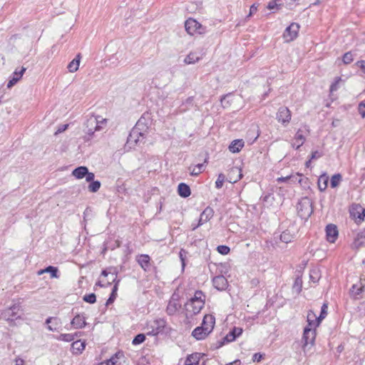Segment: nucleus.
Here are the masks:
<instances>
[{
  "label": "nucleus",
  "instance_id": "c85d7f7f",
  "mask_svg": "<svg viewBox=\"0 0 365 365\" xmlns=\"http://www.w3.org/2000/svg\"><path fill=\"white\" fill-rule=\"evenodd\" d=\"M215 324V318L211 314H206L202 320V325L200 327H210L212 330L214 328Z\"/></svg>",
  "mask_w": 365,
  "mask_h": 365
},
{
  "label": "nucleus",
  "instance_id": "13d9d810",
  "mask_svg": "<svg viewBox=\"0 0 365 365\" xmlns=\"http://www.w3.org/2000/svg\"><path fill=\"white\" fill-rule=\"evenodd\" d=\"M322 156V154L317 150L312 151L311 154V160L318 159Z\"/></svg>",
  "mask_w": 365,
  "mask_h": 365
},
{
  "label": "nucleus",
  "instance_id": "a19ab883",
  "mask_svg": "<svg viewBox=\"0 0 365 365\" xmlns=\"http://www.w3.org/2000/svg\"><path fill=\"white\" fill-rule=\"evenodd\" d=\"M44 271L46 272V273L51 274V278H58V268L53 266H48L46 268L44 269Z\"/></svg>",
  "mask_w": 365,
  "mask_h": 365
},
{
  "label": "nucleus",
  "instance_id": "c9c22d12",
  "mask_svg": "<svg viewBox=\"0 0 365 365\" xmlns=\"http://www.w3.org/2000/svg\"><path fill=\"white\" fill-rule=\"evenodd\" d=\"M294 239V235L288 230H284L280 235V240L285 243H289Z\"/></svg>",
  "mask_w": 365,
  "mask_h": 365
},
{
  "label": "nucleus",
  "instance_id": "603ef678",
  "mask_svg": "<svg viewBox=\"0 0 365 365\" xmlns=\"http://www.w3.org/2000/svg\"><path fill=\"white\" fill-rule=\"evenodd\" d=\"M280 6H281L280 4H277V1L275 0H272L268 3L267 8L269 10H272L274 9H279L280 8Z\"/></svg>",
  "mask_w": 365,
  "mask_h": 365
},
{
  "label": "nucleus",
  "instance_id": "5701e85b",
  "mask_svg": "<svg viewBox=\"0 0 365 365\" xmlns=\"http://www.w3.org/2000/svg\"><path fill=\"white\" fill-rule=\"evenodd\" d=\"M25 71H26V68H24V67H21V68L19 71H17V70H16L14 71V73H13V76L9 81V83L7 84V87L9 88H10L12 86H14L21 78Z\"/></svg>",
  "mask_w": 365,
  "mask_h": 365
},
{
  "label": "nucleus",
  "instance_id": "bf43d9fd",
  "mask_svg": "<svg viewBox=\"0 0 365 365\" xmlns=\"http://www.w3.org/2000/svg\"><path fill=\"white\" fill-rule=\"evenodd\" d=\"M292 178V175H289L287 177H280L277 179V181L278 182H287L288 180H289Z\"/></svg>",
  "mask_w": 365,
  "mask_h": 365
},
{
  "label": "nucleus",
  "instance_id": "aec40b11",
  "mask_svg": "<svg viewBox=\"0 0 365 365\" xmlns=\"http://www.w3.org/2000/svg\"><path fill=\"white\" fill-rule=\"evenodd\" d=\"M93 117L95 118L96 120V126L94 127V129L93 130V134L94 132H99L101 130H106L107 124H108V119L103 118L99 115L94 116L93 115Z\"/></svg>",
  "mask_w": 365,
  "mask_h": 365
},
{
  "label": "nucleus",
  "instance_id": "0e129e2a",
  "mask_svg": "<svg viewBox=\"0 0 365 365\" xmlns=\"http://www.w3.org/2000/svg\"><path fill=\"white\" fill-rule=\"evenodd\" d=\"M112 361H114V359L112 358L107 362H101L99 365H113Z\"/></svg>",
  "mask_w": 365,
  "mask_h": 365
},
{
  "label": "nucleus",
  "instance_id": "a878e982",
  "mask_svg": "<svg viewBox=\"0 0 365 365\" xmlns=\"http://www.w3.org/2000/svg\"><path fill=\"white\" fill-rule=\"evenodd\" d=\"M178 195L182 197H187L191 194L190 187L184 182H181L178 185Z\"/></svg>",
  "mask_w": 365,
  "mask_h": 365
},
{
  "label": "nucleus",
  "instance_id": "6ab92c4d",
  "mask_svg": "<svg viewBox=\"0 0 365 365\" xmlns=\"http://www.w3.org/2000/svg\"><path fill=\"white\" fill-rule=\"evenodd\" d=\"M212 284L217 290H225L227 287V280L223 275H218L212 279Z\"/></svg>",
  "mask_w": 365,
  "mask_h": 365
},
{
  "label": "nucleus",
  "instance_id": "ddd939ff",
  "mask_svg": "<svg viewBox=\"0 0 365 365\" xmlns=\"http://www.w3.org/2000/svg\"><path fill=\"white\" fill-rule=\"evenodd\" d=\"M180 308L181 304L179 302L178 297L175 294H173L166 307L167 314L169 316H173L178 312Z\"/></svg>",
  "mask_w": 365,
  "mask_h": 365
},
{
  "label": "nucleus",
  "instance_id": "680f3d73",
  "mask_svg": "<svg viewBox=\"0 0 365 365\" xmlns=\"http://www.w3.org/2000/svg\"><path fill=\"white\" fill-rule=\"evenodd\" d=\"M83 300L86 302L91 303V294H86L83 297Z\"/></svg>",
  "mask_w": 365,
  "mask_h": 365
},
{
  "label": "nucleus",
  "instance_id": "f704fd0d",
  "mask_svg": "<svg viewBox=\"0 0 365 365\" xmlns=\"http://www.w3.org/2000/svg\"><path fill=\"white\" fill-rule=\"evenodd\" d=\"M120 280H118V282L114 284V286L112 288V292L110 293V295L109 298L107 299L106 305L108 306L109 304L113 303L115 301L116 297H117V290H118V286Z\"/></svg>",
  "mask_w": 365,
  "mask_h": 365
},
{
  "label": "nucleus",
  "instance_id": "20e7f679",
  "mask_svg": "<svg viewBox=\"0 0 365 365\" xmlns=\"http://www.w3.org/2000/svg\"><path fill=\"white\" fill-rule=\"evenodd\" d=\"M146 136L147 134L133 127L129 133L125 146L133 148L135 146L140 145V143H144Z\"/></svg>",
  "mask_w": 365,
  "mask_h": 365
},
{
  "label": "nucleus",
  "instance_id": "2eb2a0df",
  "mask_svg": "<svg viewBox=\"0 0 365 365\" xmlns=\"http://www.w3.org/2000/svg\"><path fill=\"white\" fill-rule=\"evenodd\" d=\"M103 278L96 282V285H99L101 287H106L111 284L110 280L115 284L118 280H116V274L112 272H108L106 270H103L102 272Z\"/></svg>",
  "mask_w": 365,
  "mask_h": 365
},
{
  "label": "nucleus",
  "instance_id": "58836bf2",
  "mask_svg": "<svg viewBox=\"0 0 365 365\" xmlns=\"http://www.w3.org/2000/svg\"><path fill=\"white\" fill-rule=\"evenodd\" d=\"M200 60V57L196 53H190L184 60L186 64H192L197 62Z\"/></svg>",
  "mask_w": 365,
  "mask_h": 365
},
{
  "label": "nucleus",
  "instance_id": "393cba45",
  "mask_svg": "<svg viewBox=\"0 0 365 365\" xmlns=\"http://www.w3.org/2000/svg\"><path fill=\"white\" fill-rule=\"evenodd\" d=\"M201 359V354L195 352L189 354L185 361V365H199L200 360Z\"/></svg>",
  "mask_w": 365,
  "mask_h": 365
},
{
  "label": "nucleus",
  "instance_id": "72a5a7b5",
  "mask_svg": "<svg viewBox=\"0 0 365 365\" xmlns=\"http://www.w3.org/2000/svg\"><path fill=\"white\" fill-rule=\"evenodd\" d=\"M71 324L76 329L82 328L85 324V317L83 316L77 315L71 321Z\"/></svg>",
  "mask_w": 365,
  "mask_h": 365
},
{
  "label": "nucleus",
  "instance_id": "4c0bfd02",
  "mask_svg": "<svg viewBox=\"0 0 365 365\" xmlns=\"http://www.w3.org/2000/svg\"><path fill=\"white\" fill-rule=\"evenodd\" d=\"M354 245L357 247L365 246V230L358 234L354 241Z\"/></svg>",
  "mask_w": 365,
  "mask_h": 365
},
{
  "label": "nucleus",
  "instance_id": "6e6d98bb",
  "mask_svg": "<svg viewBox=\"0 0 365 365\" xmlns=\"http://www.w3.org/2000/svg\"><path fill=\"white\" fill-rule=\"evenodd\" d=\"M264 354L260 353H255L252 356V361L254 362H259L263 359Z\"/></svg>",
  "mask_w": 365,
  "mask_h": 365
},
{
  "label": "nucleus",
  "instance_id": "a211bd4d",
  "mask_svg": "<svg viewBox=\"0 0 365 365\" xmlns=\"http://www.w3.org/2000/svg\"><path fill=\"white\" fill-rule=\"evenodd\" d=\"M72 175L77 179L86 177L88 182L91 181V173H88L86 167L81 166L73 170Z\"/></svg>",
  "mask_w": 365,
  "mask_h": 365
},
{
  "label": "nucleus",
  "instance_id": "49530a36",
  "mask_svg": "<svg viewBox=\"0 0 365 365\" xmlns=\"http://www.w3.org/2000/svg\"><path fill=\"white\" fill-rule=\"evenodd\" d=\"M203 168H204V164L199 163L192 169V170L190 172V174L192 175H197L202 172Z\"/></svg>",
  "mask_w": 365,
  "mask_h": 365
},
{
  "label": "nucleus",
  "instance_id": "ea45409f",
  "mask_svg": "<svg viewBox=\"0 0 365 365\" xmlns=\"http://www.w3.org/2000/svg\"><path fill=\"white\" fill-rule=\"evenodd\" d=\"M342 179L341 175L339 173L334 174L331 178V187H336L339 185Z\"/></svg>",
  "mask_w": 365,
  "mask_h": 365
},
{
  "label": "nucleus",
  "instance_id": "9d476101",
  "mask_svg": "<svg viewBox=\"0 0 365 365\" xmlns=\"http://www.w3.org/2000/svg\"><path fill=\"white\" fill-rule=\"evenodd\" d=\"M316 338V331L314 329L306 327L304 329L302 336V348L305 350L306 347L309 345L313 346Z\"/></svg>",
  "mask_w": 365,
  "mask_h": 365
},
{
  "label": "nucleus",
  "instance_id": "f257e3e1",
  "mask_svg": "<svg viewBox=\"0 0 365 365\" xmlns=\"http://www.w3.org/2000/svg\"><path fill=\"white\" fill-rule=\"evenodd\" d=\"M205 294L201 290H197L185 307L187 314L196 315L200 312L205 304Z\"/></svg>",
  "mask_w": 365,
  "mask_h": 365
},
{
  "label": "nucleus",
  "instance_id": "6e6552de",
  "mask_svg": "<svg viewBox=\"0 0 365 365\" xmlns=\"http://www.w3.org/2000/svg\"><path fill=\"white\" fill-rule=\"evenodd\" d=\"M300 26L297 23H292L286 28L283 33V38L286 42H290L296 39L298 36Z\"/></svg>",
  "mask_w": 365,
  "mask_h": 365
},
{
  "label": "nucleus",
  "instance_id": "a18cd8bd",
  "mask_svg": "<svg viewBox=\"0 0 365 365\" xmlns=\"http://www.w3.org/2000/svg\"><path fill=\"white\" fill-rule=\"evenodd\" d=\"M327 309H328L327 304H326V303L323 304V305L322 306V309H321V313H320L319 316L318 317V322H322V320L324 319L327 317Z\"/></svg>",
  "mask_w": 365,
  "mask_h": 365
},
{
  "label": "nucleus",
  "instance_id": "412c9836",
  "mask_svg": "<svg viewBox=\"0 0 365 365\" xmlns=\"http://www.w3.org/2000/svg\"><path fill=\"white\" fill-rule=\"evenodd\" d=\"M294 142L292 144V148L299 150L306 141V137L303 135L302 130L299 129L294 138Z\"/></svg>",
  "mask_w": 365,
  "mask_h": 365
},
{
  "label": "nucleus",
  "instance_id": "de8ad7c7",
  "mask_svg": "<svg viewBox=\"0 0 365 365\" xmlns=\"http://www.w3.org/2000/svg\"><path fill=\"white\" fill-rule=\"evenodd\" d=\"M187 252L186 250H185L184 249H181L179 252V257L180 259L182 268H184L185 266V259L187 257Z\"/></svg>",
  "mask_w": 365,
  "mask_h": 365
},
{
  "label": "nucleus",
  "instance_id": "4468645a",
  "mask_svg": "<svg viewBox=\"0 0 365 365\" xmlns=\"http://www.w3.org/2000/svg\"><path fill=\"white\" fill-rule=\"evenodd\" d=\"M214 215V210L210 207H207L200 214L198 222L196 226H193L192 230H196L200 226L208 222Z\"/></svg>",
  "mask_w": 365,
  "mask_h": 365
},
{
  "label": "nucleus",
  "instance_id": "774afa93",
  "mask_svg": "<svg viewBox=\"0 0 365 365\" xmlns=\"http://www.w3.org/2000/svg\"><path fill=\"white\" fill-rule=\"evenodd\" d=\"M269 197V195H266L262 197V200L264 202L267 201Z\"/></svg>",
  "mask_w": 365,
  "mask_h": 365
},
{
  "label": "nucleus",
  "instance_id": "79ce46f5",
  "mask_svg": "<svg viewBox=\"0 0 365 365\" xmlns=\"http://www.w3.org/2000/svg\"><path fill=\"white\" fill-rule=\"evenodd\" d=\"M145 340V335L144 334H137L133 339L132 344L133 345H138L144 342Z\"/></svg>",
  "mask_w": 365,
  "mask_h": 365
},
{
  "label": "nucleus",
  "instance_id": "c756f323",
  "mask_svg": "<svg viewBox=\"0 0 365 365\" xmlns=\"http://www.w3.org/2000/svg\"><path fill=\"white\" fill-rule=\"evenodd\" d=\"M321 271L318 267H314L309 271V279L313 283H317L321 278Z\"/></svg>",
  "mask_w": 365,
  "mask_h": 365
},
{
  "label": "nucleus",
  "instance_id": "1a4fd4ad",
  "mask_svg": "<svg viewBox=\"0 0 365 365\" xmlns=\"http://www.w3.org/2000/svg\"><path fill=\"white\" fill-rule=\"evenodd\" d=\"M291 118L292 113L287 107L282 106L278 109L276 113V119L282 125L287 126L289 123Z\"/></svg>",
  "mask_w": 365,
  "mask_h": 365
},
{
  "label": "nucleus",
  "instance_id": "5fc2aeb1",
  "mask_svg": "<svg viewBox=\"0 0 365 365\" xmlns=\"http://www.w3.org/2000/svg\"><path fill=\"white\" fill-rule=\"evenodd\" d=\"M94 178V175L93 174V178ZM101 187V182L98 180H93V192H95L99 190Z\"/></svg>",
  "mask_w": 365,
  "mask_h": 365
},
{
  "label": "nucleus",
  "instance_id": "338daca9",
  "mask_svg": "<svg viewBox=\"0 0 365 365\" xmlns=\"http://www.w3.org/2000/svg\"><path fill=\"white\" fill-rule=\"evenodd\" d=\"M44 273H46V271H44V269H40V270H38V272H37V274H38V275H41V274H44Z\"/></svg>",
  "mask_w": 365,
  "mask_h": 365
},
{
  "label": "nucleus",
  "instance_id": "37998d69",
  "mask_svg": "<svg viewBox=\"0 0 365 365\" xmlns=\"http://www.w3.org/2000/svg\"><path fill=\"white\" fill-rule=\"evenodd\" d=\"M354 61V56L351 51H348L343 55L342 61L344 64H349Z\"/></svg>",
  "mask_w": 365,
  "mask_h": 365
},
{
  "label": "nucleus",
  "instance_id": "8fccbe9b",
  "mask_svg": "<svg viewBox=\"0 0 365 365\" xmlns=\"http://www.w3.org/2000/svg\"><path fill=\"white\" fill-rule=\"evenodd\" d=\"M217 250L218 252L222 255H227L230 251V247L226 245H219Z\"/></svg>",
  "mask_w": 365,
  "mask_h": 365
},
{
  "label": "nucleus",
  "instance_id": "e2e57ef3",
  "mask_svg": "<svg viewBox=\"0 0 365 365\" xmlns=\"http://www.w3.org/2000/svg\"><path fill=\"white\" fill-rule=\"evenodd\" d=\"M15 365H24V361L20 358L16 359Z\"/></svg>",
  "mask_w": 365,
  "mask_h": 365
},
{
  "label": "nucleus",
  "instance_id": "0eeeda50",
  "mask_svg": "<svg viewBox=\"0 0 365 365\" xmlns=\"http://www.w3.org/2000/svg\"><path fill=\"white\" fill-rule=\"evenodd\" d=\"M242 329L240 327H235L222 340L217 342L216 348H220L227 343L234 341L237 337L240 336L242 334Z\"/></svg>",
  "mask_w": 365,
  "mask_h": 365
},
{
  "label": "nucleus",
  "instance_id": "f03ea898",
  "mask_svg": "<svg viewBox=\"0 0 365 365\" xmlns=\"http://www.w3.org/2000/svg\"><path fill=\"white\" fill-rule=\"evenodd\" d=\"M148 331L146 334L148 336H157L159 334L167 333L168 327L167 322L165 319L159 318L153 321H150L146 324Z\"/></svg>",
  "mask_w": 365,
  "mask_h": 365
},
{
  "label": "nucleus",
  "instance_id": "b1692460",
  "mask_svg": "<svg viewBox=\"0 0 365 365\" xmlns=\"http://www.w3.org/2000/svg\"><path fill=\"white\" fill-rule=\"evenodd\" d=\"M307 322L309 328L314 329L318 327L321 322H318V317H316L314 312L309 310L307 314Z\"/></svg>",
  "mask_w": 365,
  "mask_h": 365
},
{
  "label": "nucleus",
  "instance_id": "473e14b6",
  "mask_svg": "<svg viewBox=\"0 0 365 365\" xmlns=\"http://www.w3.org/2000/svg\"><path fill=\"white\" fill-rule=\"evenodd\" d=\"M364 291V286L361 283H360V285L353 284L350 289L351 295L356 299H358V296L360 295Z\"/></svg>",
  "mask_w": 365,
  "mask_h": 365
},
{
  "label": "nucleus",
  "instance_id": "dca6fc26",
  "mask_svg": "<svg viewBox=\"0 0 365 365\" xmlns=\"http://www.w3.org/2000/svg\"><path fill=\"white\" fill-rule=\"evenodd\" d=\"M325 231L327 241L331 243L335 242L339 235L337 227L335 225L329 224L327 225Z\"/></svg>",
  "mask_w": 365,
  "mask_h": 365
},
{
  "label": "nucleus",
  "instance_id": "7c9ffc66",
  "mask_svg": "<svg viewBox=\"0 0 365 365\" xmlns=\"http://www.w3.org/2000/svg\"><path fill=\"white\" fill-rule=\"evenodd\" d=\"M329 177L326 174L320 175L318 179V188L321 192L324 191L328 186Z\"/></svg>",
  "mask_w": 365,
  "mask_h": 365
},
{
  "label": "nucleus",
  "instance_id": "2f4dec72",
  "mask_svg": "<svg viewBox=\"0 0 365 365\" xmlns=\"http://www.w3.org/2000/svg\"><path fill=\"white\" fill-rule=\"evenodd\" d=\"M351 215L359 222L364 220L365 217V209L361 207L354 209L351 211Z\"/></svg>",
  "mask_w": 365,
  "mask_h": 365
},
{
  "label": "nucleus",
  "instance_id": "bb28decb",
  "mask_svg": "<svg viewBox=\"0 0 365 365\" xmlns=\"http://www.w3.org/2000/svg\"><path fill=\"white\" fill-rule=\"evenodd\" d=\"M85 346L86 344L84 341L77 340L71 344L72 352L75 354H79L84 350Z\"/></svg>",
  "mask_w": 365,
  "mask_h": 365
},
{
  "label": "nucleus",
  "instance_id": "423d86ee",
  "mask_svg": "<svg viewBox=\"0 0 365 365\" xmlns=\"http://www.w3.org/2000/svg\"><path fill=\"white\" fill-rule=\"evenodd\" d=\"M151 123V113L149 112H145L137 121L134 127L138 128V130H140L141 132H143L148 135Z\"/></svg>",
  "mask_w": 365,
  "mask_h": 365
},
{
  "label": "nucleus",
  "instance_id": "9b49d317",
  "mask_svg": "<svg viewBox=\"0 0 365 365\" xmlns=\"http://www.w3.org/2000/svg\"><path fill=\"white\" fill-rule=\"evenodd\" d=\"M21 307L19 304H15L6 309L3 314L4 317L8 322H13L14 319H19L20 317L18 315L21 312Z\"/></svg>",
  "mask_w": 365,
  "mask_h": 365
},
{
  "label": "nucleus",
  "instance_id": "4d7b16f0",
  "mask_svg": "<svg viewBox=\"0 0 365 365\" xmlns=\"http://www.w3.org/2000/svg\"><path fill=\"white\" fill-rule=\"evenodd\" d=\"M355 64L365 73V60L358 61Z\"/></svg>",
  "mask_w": 365,
  "mask_h": 365
},
{
  "label": "nucleus",
  "instance_id": "c03bdc74",
  "mask_svg": "<svg viewBox=\"0 0 365 365\" xmlns=\"http://www.w3.org/2000/svg\"><path fill=\"white\" fill-rule=\"evenodd\" d=\"M57 339L70 342L74 339V336L71 334H61L57 337Z\"/></svg>",
  "mask_w": 365,
  "mask_h": 365
},
{
  "label": "nucleus",
  "instance_id": "cd10ccee",
  "mask_svg": "<svg viewBox=\"0 0 365 365\" xmlns=\"http://www.w3.org/2000/svg\"><path fill=\"white\" fill-rule=\"evenodd\" d=\"M81 61V55L78 54L74 59H73L68 65L67 68L69 72H76L79 67Z\"/></svg>",
  "mask_w": 365,
  "mask_h": 365
},
{
  "label": "nucleus",
  "instance_id": "39448f33",
  "mask_svg": "<svg viewBox=\"0 0 365 365\" xmlns=\"http://www.w3.org/2000/svg\"><path fill=\"white\" fill-rule=\"evenodd\" d=\"M185 28L187 34L192 36L195 34H202L205 33V27H203L198 21L191 18L185 21Z\"/></svg>",
  "mask_w": 365,
  "mask_h": 365
},
{
  "label": "nucleus",
  "instance_id": "3c124183",
  "mask_svg": "<svg viewBox=\"0 0 365 365\" xmlns=\"http://www.w3.org/2000/svg\"><path fill=\"white\" fill-rule=\"evenodd\" d=\"M341 77H337L335 78L334 82L331 83L330 86V92L336 91L338 89V84L341 81Z\"/></svg>",
  "mask_w": 365,
  "mask_h": 365
},
{
  "label": "nucleus",
  "instance_id": "69168bd1",
  "mask_svg": "<svg viewBox=\"0 0 365 365\" xmlns=\"http://www.w3.org/2000/svg\"><path fill=\"white\" fill-rule=\"evenodd\" d=\"M240 364H241L240 360L237 359V360H235L234 361L229 363L226 365H240Z\"/></svg>",
  "mask_w": 365,
  "mask_h": 365
},
{
  "label": "nucleus",
  "instance_id": "052dcab7",
  "mask_svg": "<svg viewBox=\"0 0 365 365\" xmlns=\"http://www.w3.org/2000/svg\"><path fill=\"white\" fill-rule=\"evenodd\" d=\"M257 11V7L255 4H252L250 8V14L247 17L251 16L253 14L256 13Z\"/></svg>",
  "mask_w": 365,
  "mask_h": 365
},
{
  "label": "nucleus",
  "instance_id": "7ed1b4c3",
  "mask_svg": "<svg viewBox=\"0 0 365 365\" xmlns=\"http://www.w3.org/2000/svg\"><path fill=\"white\" fill-rule=\"evenodd\" d=\"M298 215L304 220H307L313 212L312 201L308 197H302L297 203Z\"/></svg>",
  "mask_w": 365,
  "mask_h": 365
},
{
  "label": "nucleus",
  "instance_id": "f3484780",
  "mask_svg": "<svg viewBox=\"0 0 365 365\" xmlns=\"http://www.w3.org/2000/svg\"><path fill=\"white\" fill-rule=\"evenodd\" d=\"M212 331V329L205 327H197L192 332V336L197 340L205 339Z\"/></svg>",
  "mask_w": 365,
  "mask_h": 365
},
{
  "label": "nucleus",
  "instance_id": "09e8293b",
  "mask_svg": "<svg viewBox=\"0 0 365 365\" xmlns=\"http://www.w3.org/2000/svg\"><path fill=\"white\" fill-rule=\"evenodd\" d=\"M224 181H225V175L221 173L218 175V178H217V180L215 181V187L217 189L221 188L223 185Z\"/></svg>",
  "mask_w": 365,
  "mask_h": 365
},
{
  "label": "nucleus",
  "instance_id": "864d4df0",
  "mask_svg": "<svg viewBox=\"0 0 365 365\" xmlns=\"http://www.w3.org/2000/svg\"><path fill=\"white\" fill-rule=\"evenodd\" d=\"M358 111L359 113V114L361 115L362 118H365V103L364 102H361L359 103V106H358Z\"/></svg>",
  "mask_w": 365,
  "mask_h": 365
},
{
  "label": "nucleus",
  "instance_id": "e433bc0d",
  "mask_svg": "<svg viewBox=\"0 0 365 365\" xmlns=\"http://www.w3.org/2000/svg\"><path fill=\"white\" fill-rule=\"evenodd\" d=\"M302 283H303V282H302V278L301 276H298L297 277H296L294 282L293 284V286H292V289L297 294H299L302 292Z\"/></svg>",
  "mask_w": 365,
  "mask_h": 365
},
{
  "label": "nucleus",
  "instance_id": "4be33fe9",
  "mask_svg": "<svg viewBox=\"0 0 365 365\" xmlns=\"http://www.w3.org/2000/svg\"><path fill=\"white\" fill-rule=\"evenodd\" d=\"M245 145V142L242 139H237L232 141L228 148L232 153H239Z\"/></svg>",
  "mask_w": 365,
  "mask_h": 365
},
{
  "label": "nucleus",
  "instance_id": "f8f14e48",
  "mask_svg": "<svg viewBox=\"0 0 365 365\" xmlns=\"http://www.w3.org/2000/svg\"><path fill=\"white\" fill-rule=\"evenodd\" d=\"M135 260L144 272H148L150 271L153 262L151 261V258L148 255H138L135 257Z\"/></svg>",
  "mask_w": 365,
  "mask_h": 365
}]
</instances>
